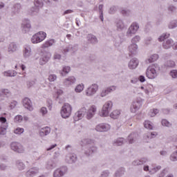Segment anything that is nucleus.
<instances>
[{"label":"nucleus","instance_id":"22","mask_svg":"<svg viewBox=\"0 0 177 177\" xmlns=\"http://www.w3.org/2000/svg\"><path fill=\"white\" fill-rule=\"evenodd\" d=\"M39 172V169L37 167H33L32 169H30L26 173V177H34L36 176L37 174Z\"/></svg>","mask_w":177,"mask_h":177},{"label":"nucleus","instance_id":"11","mask_svg":"<svg viewBox=\"0 0 177 177\" xmlns=\"http://www.w3.org/2000/svg\"><path fill=\"white\" fill-rule=\"evenodd\" d=\"M50 57H52L50 53L47 51L44 52L39 60V64H40V66H45V64L50 60Z\"/></svg>","mask_w":177,"mask_h":177},{"label":"nucleus","instance_id":"62","mask_svg":"<svg viewBox=\"0 0 177 177\" xmlns=\"http://www.w3.org/2000/svg\"><path fill=\"white\" fill-rule=\"evenodd\" d=\"M14 121L15 122H21L23 121V116L17 115L15 117Z\"/></svg>","mask_w":177,"mask_h":177},{"label":"nucleus","instance_id":"20","mask_svg":"<svg viewBox=\"0 0 177 177\" xmlns=\"http://www.w3.org/2000/svg\"><path fill=\"white\" fill-rule=\"evenodd\" d=\"M138 49L139 46L136 44L131 43L128 46V50L131 55H136V53H138Z\"/></svg>","mask_w":177,"mask_h":177},{"label":"nucleus","instance_id":"18","mask_svg":"<svg viewBox=\"0 0 177 177\" xmlns=\"http://www.w3.org/2000/svg\"><path fill=\"white\" fill-rule=\"evenodd\" d=\"M77 155L75 153H68L65 156V161L68 164H74L77 162Z\"/></svg>","mask_w":177,"mask_h":177},{"label":"nucleus","instance_id":"64","mask_svg":"<svg viewBox=\"0 0 177 177\" xmlns=\"http://www.w3.org/2000/svg\"><path fill=\"white\" fill-rule=\"evenodd\" d=\"M16 106H17V101H12L10 103L9 108L10 109V110H13V109H15Z\"/></svg>","mask_w":177,"mask_h":177},{"label":"nucleus","instance_id":"16","mask_svg":"<svg viewBox=\"0 0 177 177\" xmlns=\"http://www.w3.org/2000/svg\"><path fill=\"white\" fill-rule=\"evenodd\" d=\"M22 104L24 109L28 110V111H34V106L32 105V102L28 97H25L22 100Z\"/></svg>","mask_w":177,"mask_h":177},{"label":"nucleus","instance_id":"7","mask_svg":"<svg viewBox=\"0 0 177 177\" xmlns=\"http://www.w3.org/2000/svg\"><path fill=\"white\" fill-rule=\"evenodd\" d=\"M45 38H46V33L44 31H40L33 35L30 41L32 44H36L44 41Z\"/></svg>","mask_w":177,"mask_h":177},{"label":"nucleus","instance_id":"24","mask_svg":"<svg viewBox=\"0 0 177 177\" xmlns=\"http://www.w3.org/2000/svg\"><path fill=\"white\" fill-rule=\"evenodd\" d=\"M50 133V128L49 127H43L39 131V134L40 136H41V138L44 136H46Z\"/></svg>","mask_w":177,"mask_h":177},{"label":"nucleus","instance_id":"59","mask_svg":"<svg viewBox=\"0 0 177 177\" xmlns=\"http://www.w3.org/2000/svg\"><path fill=\"white\" fill-rule=\"evenodd\" d=\"M35 84V80H30V81H28L26 83L27 88H32V86H34Z\"/></svg>","mask_w":177,"mask_h":177},{"label":"nucleus","instance_id":"45","mask_svg":"<svg viewBox=\"0 0 177 177\" xmlns=\"http://www.w3.org/2000/svg\"><path fill=\"white\" fill-rule=\"evenodd\" d=\"M125 174V169H119L118 171L115 173V177H121L122 175Z\"/></svg>","mask_w":177,"mask_h":177},{"label":"nucleus","instance_id":"43","mask_svg":"<svg viewBox=\"0 0 177 177\" xmlns=\"http://www.w3.org/2000/svg\"><path fill=\"white\" fill-rule=\"evenodd\" d=\"M177 27V20H173L170 21L168 24V28L170 30H174V28H176Z\"/></svg>","mask_w":177,"mask_h":177},{"label":"nucleus","instance_id":"19","mask_svg":"<svg viewBox=\"0 0 177 177\" xmlns=\"http://www.w3.org/2000/svg\"><path fill=\"white\" fill-rule=\"evenodd\" d=\"M139 66V59L137 58L131 59L128 64V67L130 70H135Z\"/></svg>","mask_w":177,"mask_h":177},{"label":"nucleus","instance_id":"14","mask_svg":"<svg viewBox=\"0 0 177 177\" xmlns=\"http://www.w3.org/2000/svg\"><path fill=\"white\" fill-rule=\"evenodd\" d=\"M19 49H20V47L16 42H11L7 46V52L8 55L16 53V52L19 51Z\"/></svg>","mask_w":177,"mask_h":177},{"label":"nucleus","instance_id":"5","mask_svg":"<svg viewBox=\"0 0 177 177\" xmlns=\"http://www.w3.org/2000/svg\"><path fill=\"white\" fill-rule=\"evenodd\" d=\"M98 91L99 84L97 83H93L85 89L84 95L87 97H93Z\"/></svg>","mask_w":177,"mask_h":177},{"label":"nucleus","instance_id":"51","mask_svg":"<svg viewBox=\"0 0 177 177\" xmlns=\"http://www.w3.org/2000/svg\"><path fill=\"white\" fill-rule=\"evenodd\" d=\"M24 133V129L21 127H17L14 130V133L15 135H21V133Z\"/></svg>","mask_w":177,"mask_h":177},{"label":"nucleus","instance_id":"54","mask_svg":"<svg viewBox=\"0 0 177 177\" xmlns=\"http://www.w3.org/2000/svg\"><path fill=\"white\" fill-rule=\"evenodd\" d=\"M170 160L173 162L177 161V149L171 154Z\"/></svg>","mask_w":177,"mask_h":177},{"label":"nucleus","instance_id":"53","mask_svg":"<svg viewBox=\"0 0 177 177\" xmlns=\"http://www.w3.org/2000/svg\"><path fill=\"white\" fill-rule=\"evenodd\" d=\"M71 49H73V46H66L64 47L62 50V53L64 55H66V53H68V52H70V50H71Z\"/></svg>","mask_w":177,"mask_h":177},{"label":"nucleus","instance_id":"4","mask_svg":"<svg viewBox=\"0 0 177 177\" xmlns=\"http://www.w3.org/2000/svg\"><path fill=\"white\" fill-rule=\"evenodd\" d=\"M113 110V102L111 100L106 101L102 106L101 111L99 113L100 117L106 118L110 115V111Z\"/></svg>","mask_w":177,"mask_h":177},{"label":"nucleus","instance_id":"57","mask_svg":"<svg viewBox=\"0 0 177 177\" xmlns=\"http://www.w3.org/2000/svg\"><path fill=\"white\" fill-rule=\"evenodd\" d=\"M167 10L169 12H170V13H175V12H176V6L170 5L168 6Z\"/></svg>","mask_w":177,"mask_h":177},{"label":"nucleus","instance_id":"29","mask_svg":"<svg viewBox=\"0 0 177 177\" xmlns=\"http://www.w3.org/2000/svg\"><path fill=\"white\" fill-rule=\"evenodd\" d=\"M86 39L87 41H88V42H90V44H97L98 42L97 37H96V36L92 34L87 35Z\"/></svg>","mask_w":177,"mask_h":177},{"label":"nucleus","instance_id":"27","mask_svg":"<svg viewBox=\"0 0 177 177\" xmlns=\"http://www.w3.org/2000/svg\"><path fill=\"white\" fill-rule=\"evenodd\" d=\"M173 45H174V40H172V39H169L163 42L162 48L164 49H169L170 48H172Z\"/></svg>","mask_w":177,"mask_h":177},{"label":"nucleus","instance_id":"25","mask_svg":"<svg viewBox=\"0 0 177 177\" xmlns=\"http://www.w3.org/2000/svg\"><path fill=\"white\" fill-rule=\"evenodd\" d=\"M71 71V68L68 66H62V69L59 71V74L61 77H66L68 73Z\"/></svg>","mask_w":177,"mask_h":177},{"label":"nucleus","instance_id":"8","mask_svg":"<svg viewBox=\"0 0 177 177\" xmlns=\"http://www.w3.org/2000/svg\"><path fill=\"white\" fill-rule=\"evenodd\" d=\"M138 31H139V24L133 22L126 32V37H127V38H131V37L135 35Z\"/></svg>","mask_w":177,"mask_h":177},{"label":"nucleus","instance_id":"58","mask_svg":"<svg viewBox=\"0 0 177 177\" xmlns=\"http://www.w3.org/2000/svg\"><path fill=\"white\" fill-rule=\"evenodd\" d=\"M54 60H62V55L60 53L55 52L53 55Z\"/></svg>","mask_w":177,"mask_h":177},{"label":"nucleus","instance_id":"36","mask_svg":"<svg viewBox=\"0 0 177 177\" xmlns=\"http://www.w3.org/2000/svg\"><path fill=\"white\" fill-rule=\"evenodd\" d=\"M8 128H9V125H1L0 126V135L2 136H4V135H6Z\"/></svg>","mask_w":177,"mask_h":177},{"label":"nucleus","instance_id":"2","mask_svg":"<svg viewBox=\"0 0 177 177\" xmlns=\"http://www.w3.org/2000/svg\"><path fill=\"white\" fill-rule=\"evenodd\" d=\"M82 142L85 145L83 151L84 154L87 157H91V156H93L96 153L97 147L95 145V141L93 140L85 138L82 140Z\"/></svg>","mask_w":177,"mask_h":177},{"label":"nucleus","instance_id":"61","mask_svg":"<svg viewBox=\"0 0 177 177\" xmlns=\"http://www.w3.org/2000/svg\"><path fill=\"white\" fill-rule=\"evenodd\" d=\"M165 66H167V67H175V62L171 60L167 61L165 63Z\"/></svg>","mask_w":177,"mask_h":177},{"label":"nucleus","instance_id":"34","mask_svg":"<svg viewBox=\"0 0 177 177\" xmlns=\"http://www.w3.org/2000/svg\"><path fill=\"white\" fill-rule=\"evenodd\" d=\"M116 27L118 31H122L125 28V24H124L122 20H119L116 23Z\"/></svg>","mask_w":177,"mask_h":177},{"label":"nucleus","instance_id":"49","mask_svg":"<svg viewBox=\"0 0 177 177\" xmlns=\"http://www.w3.org/2000/svg\"><path fill=\"white\" fill-rule=\"evenodd\" d=\"M159 111L157 109H151L149 112V115L150 117H156L158 114Z\"/></svg>","mask_w":177,"mask_h":177},{"label":"nucleus","instance_id":"9","mask_svg":"<svg viewBox=\"0 0 177 177\" xmlns=\"http://www.w3.org/2000/svg\"><path fill=\"white\" fill-rule=\"evenodd\" d=\"M10 147L12 151H15V153H18L19 154H21L26 151L24 147L21 143L17 142H12L10 144Z\"/></svg>","mask_w":177,"mask_h":177},{"label":"nucleus","instance_id":"3","mask_svg":"<svg viewBox=\"0 0 177 177\" xmlns=\"http://www.w3.org/2000/svg\"><path fill=\"white\" fill-rule=\"evenodd\" d=\"M158 71H160V66L157 64H151L147 68L146 77L149 80H154L157 78Z\"/></svg>","mask_w":177,"mask_h":177},{"label":"nucleus","instance_id":"17","mask_svg":"<svg viewBox=\"0 0 177 177\" xmlns=\"http://www.w3.org/2000/svg\"><path fill=\"white\" fill-rule=\"evenodd\" d=\"M23 56L25 59H30L32 56V48H31V45L25 44L24 46Z\"/></svg>","mask_w":177,"mask_h":177},{"label":"nucleus","instance_id":"35","mask_svg":"<svg viewBox=\"0 0 177 177\" xmlns=\"http://www.w3.org/2000/svg\"><path fill=\"white\" fill-rule=\"evenodd\" d=\"M144 127L146 129L151 130L154 128V124L149 120H145L144 122Z\"/></svg>","mask_w":177,"mask_h":177},{"label":"nucleus","instance_id":"28","mask_svg":"<svg viewBox=\"0 0 177 177\" xmlns=\"http://www.w3.org/2000/svg\"><path fill=\"white\" fill-rule=\"evenodd\" d=\"M136 93H138V95H142V92H145L147 96H149V93H150V91H149L148 89L145 87V86H141L136 88Z\"/></svg>","mask_w":177,"mask_h":177},{"label":"nucleus","instance_id":"23","mask_svg":"<svg viewBox=\"0 0 177 177\" xmlns=\"http://www.w3.org/2000/svg\"><path fill=\"white\" fill-rule=\"evenodd\" d=\"M120 115H121V110L120 109H115L109 113V117L112 118V120H118Z\"/></svg>","mask_w":177,"mask_h":177},{"label":"nucleus","instance_id":"37","mask_svg":"<svg viewBox=\"0 0 177 177\" xmlns=\"http://www.w3.org/2000/svg\"><path fill=\"white\" fill-rule=\"evenodd\" d=\"M157 60H158V55L153 54L148 58L147 63H153L154 62H157Z\"/></svg>","mask_w":177,"mask_h":177},{"label":"nucleus","instance_id":"6","mask_svg":"<svg viewBox=\"0 0 177 177\" xmlns=\"http://www.w3.org/2000/svg\"><path fill=\"white\" fill-rule=\"evenodd\" d=\"M73 112V106L68 103H65L61 108L60 115L62 118L67 120L71 117Z\"/></svg>","mask_w":177,"mask_h":177},{"label":"nucleus","instance_id":"15","mask_svg":"<svg viewBox=\"0 0 177 177\" xmlns=\"http://www.w3.org/2000/svg\"><path fill=\"white\" fill-rule=\"evenodd\" d=\"M75 82H77V77L73 75L68 76L63 80V84L66 88H70V86L74 85Z\"/></svg>","mask_w":177,"mask_h":177},{"label":"nucleus","instance_id":"1","mask_svg":"<svg viewBox=\"0 0 177 177\" xmlns=\"http://www.w3.org/2000/svg\"><path fill=\"white\" fill-rule=\"evenodd\" d=\"M96 113H97V106L96 105H91L88 107V105L85 104L75 113L74 120L75 121H80V120H82L85 117L89 121L96 115Z\"/></svg>","mask_w":177,"mask_h":177},{"label":"nucleus","instance_id":"10","mask_svg":"<svg viewBox=\"0 0 177 177\" xmlns=\"http://www.w3.org/2000/svg\"><path fill=\"white\" fill-rule=\"evenodd\" d=\"M68 168L66 166H62L59 168H57L53 172V177H63L66 174H67Z\"/></svg>","mask_w":177,"mask_h":177},{"label":"nucleus","instance_id":"40","mask_svg":"<svg viewBox=\"0 0 177 177\" xmlns=\"http://www.w3.org/2000/svg\"><path fill=\"white\" fill-rule=\"evenodd\" d=\"M153 165H144L142 169L145 172H148L150 175H151V169H152Z\"/></svg>","mask_w":177,"mask_h":177},{"label":"nucleus","instance_id":"21","mask_svg":"<svg viewBox=\"0 0 177 177\" xmlns=\"http://www.w3.org/2000/svg\"><path fill=\"white\" fill-rule=\"evenodd\" d=\"M21 30L24 34H27V32H30V30H31V24L28 21L23 22L21 24Z\"/></svg>","mask_w":177,"mask_h":177},{"label":"nucleus","instance_id":"48","mask_svg":"<svg viewBox=\"0 0 177 177\" xmlns=\"http://www.w3.org/2000/svg\"><path fill=\"white\" fill-rule=\"evenodd\" d=\"M161 123L162 127H167V128H171V127H172V123L165 119L162 120Z\"/></svg>","mask_w":177,"mask_h":177},{"label":"nucleus","instance_id":"50","mask_svg":"<svg viewBox=\"0 0 177 177\" xmlns=\"http://www.w3.org/2000/svg\"><path fill=\"white\" fill-rule=\"evenodd\" d=\"M39 113L42 115V117H45V115H46V114H48V109L45 106H42L39 109Z\"/></svg>","mask_w":177,"mask_h":177},{"label":"nucleus","instance_id":"56","mask_svg":"<svg viewBox=\"0 0 177 177\" xmlns=\"http://www.w3.org/2000/svg\"><path fill=\"white\" fill-rule=\"evenodd\" d=\"M169 75L171 77V78L176 80L177 78V70H171L169 73Z\"/></svg>","mask_w":177,"mask_h":177},{"label":"nucleus","instance_id":"42","mask_svg":"<svg viewBox=\"0 0 177 177\" xmlns=\"http://www.w3.org/2000/svg\"><path fill=\"white\" fill-rule=\"evenodd\" d=\"M54 44L55 39L48 40L43 44V48H49V46H53Z\"/></svg>","mask_w":177,"mask_h":177},{"label":"nucleus","instance_id":"63","mask_svg":"<svg viewBox=\"0 0 177 177\" xmlns=\"http://www.w3.org/2000/svg\"><path fill=\"white\" fill-rule=\"evenodd\" d=\"M0 122L1 125H9V123H8L6 120V118L4 117H0Z\"/></svg>","mask_w":177,"mask_h":177},{"label":"nucleus","instance_id":"26","mask_svg":"<svg viewBox=\"0 0 177 177\" xmlns=\"http://www.w3.org/2000/svg\"><path fill=\"white\" fill-rule=\"evenodd\" d=\"M85 89V84L84 83H80L75 86L74 92L75 93H82Z\"/></svg>","mask_w":177,"mask_h":177},{"label":"nucleus","instance_id":"47","mask_svg":"<svg viewBox=\"0 0 177 177\" xmlns=\"http://www.w3.org/2000/svg\"><path fill=\"white\" fill-rule=\"evenodd\" d=\"M167 38H169V33H163L158 37L159 42H162V41H165Z\"/></svg>","mask_w":177,"mask_h":177},{"label":"nucleus","instance_id":"30","mask_svg":"<svg viewBox=\"0 0 177 177\" xmlns=\"http://www.w3.org/2000/svg\"><path fill=\"white\" fill-rule=\"evenodd\" d=\"M46 169H55L56 168V162L53 160H48L45 165Z\"/></svg>","mask_w":177,"mask_h":177},{"label":"nucleus","instance_id":"13","mask_svg":"<svg viewBox=\"0 0 177 177\" xmlns=\"http://www.w3.org/2000/svg\"><path fill=\"white\" fill-rule=\"evenodd\" d=\"M111 129V125L109 123H101L95 127L97 132H109Z\"/></svg>","mask_w":177,"mask_h":177},{"label":"nucleus","instance_id":"31","mask_svg":"<svg viewBox=\"0 0 177 177\" xmlns=\"http://www.w3.org/2000/svg\"><path fill=\"white\" fill-rule=\"evenodd\" d=\"M125 143V140L122 138H119L113 141V146H122Z\"/></svg>","mask_w":177,"mask_h":177},{"label":"nucleus","instance_id":"60","mask_svg":"<svg viewBox=\"0 0 177 177\" xmlns=\"http://www.w3.org/2000/svg\"><path fill=\"white\" fill-rule=\"evenodd\" d=\"M109 176H110V171L109 170H104L100 174V177H109Z\"/></svg>","mask_w":177,"mask_h":177},{"label":"nucleus","instance_id":"12","mask_svg":"<svg viewBox=\"0 0 177 177\" xmlns=\"http://www.w3.org/2000/svg\"><path fill=\"white\" fill-rule=\"evenodd\" d=\"M117 91V86H111L102 89L100 93V97H106V96H109L111 92H114Z\"/></svg>","mask_w":177,"mask_h":177},{"label":"nucleus","instance_id":"33","mask_svg":"<svg viewBox=\"0 0 177 177\" xmlns=\"http://www.w3.org/2000/svg\"><path fill=\"white\" fill-rule=\"evenodd\" d=\"M2 74L4 77H16L17 73L15 71H6Z\"/></svg>","mask_w":177,"mask_h":177},{"label":"nucleus","instance_id":"44","mask_svg":"<svg viewBox=\"0 0 177 177\" xmlns=\"http://www.w3.org/2000/svg\"><path fill=\"white\" fill-rule=\"evenodd\" d=\"M34 5L35 8L39 10L44 6V2H42V0H35Z\"/></svg>","mask_w":177,"mask_h":177},{"label":"nucleus","instance_id":"46","mask_svg":"<svg viewBox=\"0 0 177 177\" xmlns=\"http://www.w3.org/2000/svg\"><path fill=\"white\" fill-rule=\"evenodd\" d=\"M17 167L19 171H23V169H25L26 168V165H24L21 160H17Z\"/></svg>","mask_w":177,"mask_h":177},{"label":"nucleus","instance_id":"52","mask_svg":"<svg viewBox=\"0 0 177 177\" xmlns=\"http://www.w3.org/2000/svg\"><path fill=\"white\" fill-rule=\"evenodd\" d=\"M39 12V8H37V7L34 6L32 7L30 10V15H37Z\"/></svg>","mask_w":177,"mask_h":177},{"label":"nucleus","instance_id":"38","mask_svg":"<svg viewBox=\"0 0 177 177\" xmlns=\"http://www.w3.org/2000/svg\"><path fill=\"white\" fill-rule=\"evenodd\" d=\"M142 37L139 35H136L133 36L131 39V44H138L140 41H141Z\"/></svg>","mask_w":177,"mask_h":177},{"label":"nucleus","instance_id":"41","mask_svg":"<svg viewBox=\"0 0 177 177\" xmlns=\"http://www.w3.org/2000/svg\"><path fill=\"white\" fill-rule=\"evenodd\" d=\"M158 177H174V174L169 173L167 174V170H162L158 175Z\"/></svg>","mask_w":177,"mask_h":177},{"label":"nucleus","instance_id":"55","mask_svg":"<svg viewBox=\"0 0 177 177\" xmlns=\"http://www.w3.org/2000/svg\"><path fill=\"white\" fill-rule=\"evenodd\" d=\"M21 10V5L20 3H17L14 6L15 13H19Z\"/></svg>","mask_w":177,"mask_h":177},{"label":"nucleus","instance_id":"39","mask_svg":"<svg viewBox=\"0 0 177 177\" xmlns=\"http://www.w3.org/2000/svg\"><path fill=\"white\" fill-rule=\"evenodd\" d=\"M160 169H161V166L152 165V169L151 171V175H154V174H157V172H158V171H160Z\"/></svg>","mask_w":177,"mask_h":177},{"label":"nucleus","instance_id":"32","mask_svg":"<svg viewBox=\"0 0 177 177\" xmlns=\"http://www.w3.org/2000/svg\"><path fill=\"white\" fill-rule=\"evenodd\" d=\"M139 109H140V105H138V104H136L133 102L131 103V104L130 106L131 113H136V111H138V110H139Z\"/></svg>","mask_w":177,"mask_h":177}]
</instances>
